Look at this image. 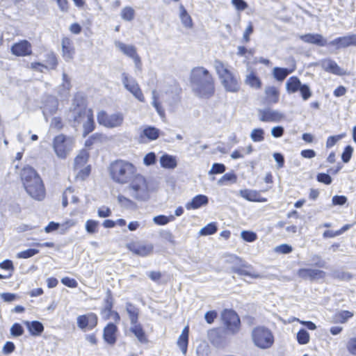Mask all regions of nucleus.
Returning <instances> with one entry per match:
<instances>
[{
	"label": "nucleus",
	"instance_id": "13",
	"mask_svg": "<svg viewBox=\"0 0 356 356\" xmlns=\"http://www.w3.org/2000/svg\"><path fill=\"white\" fill-rule=\"evenodd\" d=\"M117 324L109 322L103 328L102 338L109 346H114L118 341L119 330Z\"/></svg>",
	"mask_w": 356,
	"mask_h": 356
},
{
	"label": "nucleus",
	"instance_id": "34",
	"mask_svg": "<svg viewBox=\"0 0 356 356\" xmlns=\"http://www.w3.org/2000/svg\"><path fill=\"white\" fill-rule=\"evenodd\" d=\"M301 81L296 76H291L286 81V88L289 93H295L301 87Z\"/></svg>",
	"mask_w": 356,
	"mask_h": 356
},
{
	"label": "nucleus",
	"instance_id": "46",
	"mask_svg": "<svg viewBox=\"0 0 356 356\" xmlns=\"http://www.w3.org/2000/svg\"><path fill=\"white\" fill-rule=\"evenodd\" d=\"M99 222L95 220H88L86 222V230L89 234L98 232Z\"/></svg>",
	"mask_w": 356,
	"mask_h": 356
},
{
	"label": "nucleus",
	"instance_id": "30",
	"mask_svg": "<svg viewBox=\"0 0 356 356\" xmlns=\"http://www.w3.org/2000/svg\"><path fill=\"white\" fill-rule=\"evenodd\" d=\"M131 325L130 331L136 337L140 342L147 343L148 339L143 326L138 322L131 323Z\"/></svg>",
	"mask_w": 356,
	"mask_h": 356
},
{
	"label": "nucleus",
	"instance_id": "55",
	"mask_svg": "<svg viewBox=\"0 0 356 356\" xmlns=\"http://www.w3.org/2000/svg\"><path fill=\"white\" fill-rule=\"evenodd\" d=\"M275 252L280 254H289L293 251L292 247L286 243L281 244L275 248Z\"/></svg>",
	"mask_w": 356,
	"mask_h": 356
},
{
	"label": "nucleus",
	"instance_id": "48",
	"mask_svg": "<svg viewBox=\"0 0 356 356\" xmlns=\"http://www.w3.org/2000/svg\"><path fill=\"white\" fill-rule=\"evenodd\" d=\"M217 232V227L214 222H211L204 227L200 232L201 235H211Z\"/></svg>",
	"mask_w": 356,
	"mask_h": 356
},
{
	"label": "nucleus",
	"instance_id": "7",
	"mask_svg": "<svg viewBox=\"0 0 356 356\" xmlns=\"http://www.w3.org/2000/svg\"><path fill=\"white\" fill-rule=\"evenodd\" d=\"M252 340L254 346L260 349H268L275 343L273 332L263 325L257 326L252 330Z\"/></svg>",
	"mask_w": 356,
	"mask_h": 356
},
{
	"label": "nucleus",
	"instance_id": "52",
	"mask_svg": "<svg viewBox=\"0 0 356 356\" xmlns=\"http://www.w3.org/2000/svg\"><path fill=\"white\" fill-rule=\"evenodd\" d=\"M65 127L63 119L60 117H54L51 122V127L56 131L62 130Z\"/></svg>",
	"mask_w": 356,
	"mask_h": 356
},
{
	"label": "nucleus",
	"instance_id": "63",
	"mask_svg": "<svg viewBox=\"0 0 356 356\" xmlns=\"http://www.w3.org/2000/svg\"><path fill=\"white\" fill-rule=\"evenodd\" d=\"M0 268L3 270H10L13 273L15 270L13 263L10 259H6L0 263Z\"/></svg>",
	"mask_w": 356,
	"mask_h": 356
},
{
	"label": "nucleus",
	"instance_id": "9",
	"mask_svg": "<svg viewBox=\"0 0 356 356\" xmlns=\"http://www.w3.org/2000/svg\"><path fill=\"white\" fill-rule=\"evenodd\" d=\"M222 323L231 334H237L241 330V320L238 314L232 309H224L220 314Z\"/></svg>",
	"mask_w": 356,
	"mask_h": 356
},
{
	"label": "nucleus",
	"instance_id": "38",
	"mask_svg": "<svg viewBox=\"0 0 356 356\" xmlns=\"http://www.w3.org/2000/svg\"><path fill=\"white\" fill-rule=\"evenodd\" d=\"M252 151V146L251 145H249L246 148L240 147L237 149H235L234 152H232L231 157L233 159L243 158L245 155L251 154Z\"/></svg>",
	"mask_w": 356,
	"mask_h": 356
},
{
	"label": "nucleus",
	"instance_id": "12",
	"mask_svg": "<svg viewBox=\"0 0 356 356\" xmlns=\"http://www.w3.org/2000/svg\"><path fill=\"white\" fill-rule=\"evenodd\" d=\"M122 83L124 88L130 92L139 102H144L145 101V97L140 88L138 83L136 80L130 79L126 73H123Z\"/></svg>",
	"mask_w": 356,
	"mask_h": 356
},
{
	"label": "nucleus",
	"instance_id": "11",
	"mask_svg": "<svg viewBox=\"0 0 356 356\" xmlns=\"http://www.w3.org/2000/svg\"><path fill=\"white\" fill-rule=\"evenodd\" d=\"M99 322V317L94 312H89L85 314L79 315L76 318L77 326L81 330H92L95 329Z\"/></svg>",
	"mask_w": 356,
	"mask_h": 356
},
{
	"label": "nucleus",
	"instance_id": "60",
	"mask_svg": "<svg viewBox=\"0 0 356 356\" xmlns=\"http://www.w3.org/2000/svg\"><path fill=\"white\" fill-rule=\"evenodd\" d=\"M298 90L304 100H307L312 96L310 88L306 84H302Z\"/></svg>",
	"mask_w": 356,
	"mask_h": 356
},
{
	"label": "nucleus",
	"instance_id": "43",
	"mask_svg": "<svg viewBox=\"0 0 356 356\" xmlns=\"http://www.w3.org/2000/svg\"><path fill=\"white\" fill-rule=\"evenodd\" d=\"M330 44L334 46L337 49L348 47L347 35L335 38L330 42Z\"/></svg>",
	"mask_w": 356,
	"mask_h": 356
},
{
	"label": "nucleus",
	"instance_id": "33",
	"mask_svg": "<svg viewBox=\"0 0 356 356\" xmlns=\"http://www.w3.org/2000/svg\"><path fill=\"white\" fill-rule=\"evenodd\" d=\"M24 323L30 334L33 336H39L44 331V326L42 323L38 321H33L31 322L26 321Z\"/></svg>",
	"mask_w": 356,
	"mask_h": 356
},
{
	"label": "nucleus",
	"instance_id": "57",
	"mask_svg": "<svg viewBox=\"0 0 356 356\" xmlns=\"http://www.w3.org/2000/svg\"><path fill=\"white\" fill-rule=\"evenodd\" d=\"M316 179L318 182L326 185L330 184L332 181L331 177L329 175L323 172L318 173L316 176Z\"/></svg>",
	"mask_w": 356,
	"mask_h": 356
},
{
	"label": "nucleus",
	"instance_id": "56",
	"mask_svg": "<svg viewBox=\"0 0 356 356\" xmlns=\"http://www.w3.org/2000/svg\"><path fill=\"white\" fill-rule=\"evenodd\" d=\"M61 283L69 288H76L78 282L74 278L69 277H64L61 279Z\"/></svg>",
	"mask_w": 356,
	"mask_h": 356
},
{
	"label": "nucleus",
	"instance_id": "49",
	"mask_svg": "<svg viewBox=\"0 0 356 356\" xmlns=\"http://www.w3.org/2000/svg\"><path fill=\"white\" fill-rule=\"evenodd\" d=\"M250 266L245 264H242L238 267H233L232 272L236 273L239 275H246L250 276V273L249 271Z\"/></svg>",
	"mask_w": 356,
	"mask_h": 356
},
{
	"label": "nucleus",
	"instance_id": "47",
	"mask_svg": "<svg viewBox=\"0 0 356 356\" xmlns=\"http://www.w3.org/2000/svg\"><path fill=\"white\" fill-rule=\"evenodd\" d=\"M250 137L254 142H261L264 139V131L262 129H254L252 131Z\"/></svg>",
	"mask_w": 356,
	"mask_h": 356
},
{
	"label": "nucleus",
	"instance_id": "53",
	"mask_svg": "<svg viewBox=\"0 0 356 356\" xmlns=\"http://www.w3.org/2000/svg\"><path fill=\"white\" fill-rule=\"evenodd\" d=\"M226 170V167L222 163H215L213 164L210 171V175H216L224 173Z\"/></svg>",
	"mask_w": 356,
	"mask_h": 356
},
{
	"label": "nucleus",
	"instance_id": "1",
	"mask_svg": "<svg viewBox=\"0 0 356 356\" xmlns=\"http://www.w3.org/2000/svg\"><path fill=\"white\" fill-rule=\"evenodd\" d=\"M111 180L117 184H128L134 200H143L148 197L149 186L146 178L138 172L131 162L118 159L111 161L107 168Z\"/></svg>",
	"mask_w": 356,
	"mask_h": 356
},
{
	"label": "nucleus",
	"instance_id": "19",
	"mask_svg": "<svg viewBox=\"0 0 356 356\" xmlns=\"http://www.w3.org/2000/svg\"><path fill=\"white\" fill-rule=\"evenodd\" d=\"M239 195L249 202H266L268 201L266 197L262 196L261 191L258 190L241 189L239 191Z\"/></svg>",
	"mask_w": 356,
	"mask_h": 356
},
{
	"label": "nucleus",
	"instance_id": "64",
	"mask_svg": "<svg viewBox=\"0 0 356 356\" xmlns=\"http://www.w3.org/2000/svg\"><path fill=\"white\" fill-rule=\"evenodd\" d=\"M347 349L350 353L356 355V338H351L347 343Z\"/></svg>",
	"mask_w": 356,
	"mask_h": 356
},
{
	"label": "nucleus",
	"instance_id": "22",
	"mask_svg": "<svg viewBox=\"0 0 356 356\" xmlns=\"http://www.w3.org/2000/svg\"><path fill=\"white\" fill-rule=\"evenodd\" d=\"M264 104L272 105L278 103L280 100V90L274 86H269L265 88Z\"/></svg>",
	"mask_w": 356,
	"mask_h": 356
},
{
	"label": "nucleus",
	"instance_id": "28",
	"mask_svg": "<svg viewBox=\"0 0 356 356\" xmlns=\"http://www.w3.org/2000/svg\"><path fill=\"white\" fill-rule=\"evenodd\" d=\"M189 341V326L186 325L179 335L177 344L184 355H186Z\"/></svg>",
	"mask_w": 356,
	"mask_h": 356
},
{
	"label": "nucleus",
	"instance_id": "21",
	"mask_svg": "<svg viewBox=\"0 0 356 356\" xmlns=\"http://www.w3.org/2000/svg\"><path fill=\"white\" fill-rule=\"evenodd\" d=\"M298 275L302 279L316 280L323 279L325 277V273L318 269L300 268L298 270Z\"/></svg>",
	"mask_w": 356,
	"mask_h": 356
},
{
	"label": "nucleus",
	"instance_id": "51",
	"mask_svg": "<svg viewBox=\"0 0 356 356\" xmlns=\"http://www.w3.org/2000/svg\"><path fill=\"white\" fill-rule=\"evenodd\" d=\"M241 238L246 242H253L257 239V235L252 231H243L241 234Z\"/></svg>",
	"mask_w": 356,
	"mask_h": 356
},
{
	"label": "nucleus",
	"instance_id": "8",
	"mask_svg": "<svg viewBox=\"0 0 356 356\" xmlns=\"http://www.w3.org/2000/svg\"><path fill=\"white\" fill-rule=\"evenodd\" d=\"M97 120L99 124L108 129L121 127L124 123V114L121 112H115L112 114L102 110L97 113Z\"/></svg>",
	"mask_w": 356,
	"mask_h": 356
},
{
	"label": "nucleus",
	"instance_id": "40",
	"mask_svg": "<svg viewBox=\"0 0 356 356\" xmlns=\"http://www.w3.org/2000/svg\"><path fill=\"white\" fill-rule=\"evenodd\" d=\"M352 227L350 224H346L343 225L341 229L337 231L325 230L323 236L324 238H334L335 236L342 234L343 232L349 229Z\"/></svg>",
	"mask_w": 356,
	"mask_h": 356
},
{
	"label": "nucleus",
	"instance_id": "17",
	"mask_svg": "<svg viewBox=\"0 0 356 356\" xmlns=\"http://www.w3.org/2000/svg\"><path fill=\"white\" fill-rule=\"evenodd\" d=\"M283 118V114L275 110L264 108L259 111V119L263 122H278Z\"/></svg>",
	"mask_w": 356,
	"mask_h": 356
},
{
	"label": "nucleus",
	"instance_id": "59",
	"mask_svg": "<svg viewBox=\"0 0 356 356\" xmlns=\"http://www.w3.org/2000/svg\"><path fill=\"white\" fill-rule=\"evenodd\" d=\"M343 136H344L343 134L329 136L326 141V147L330 148V147H333Z\"/></svg>",
	"mask_w": 356,
	"mask_h": 356
},
{
	"label": "nucleus",
	"instance_id": "31",
	"mask_svg": "<svg viewBox=\"0 0 356 356\" xmlns=\"http://www.w3.org/2000/svg\"><path fill=\"white\" fill-rule=\"evenodd\" d=\"M160 164L165 169H174L177 165L176 156L165 154L160 157Z\"/></svg>",
	"mask_w": 356,
	"mask_h": 356
},
{
	"label": "nucleus",
	"instance_id": "25",
	"mask_svg": "<svg viewBox=\"0 0 356 356\" xmlns=\"http://www.w3.org/2000/svg\"><path fill=\"white\" fill-rule=\"evenodd\" d=\"M300 38L305 42L316 44L319 47L327 45V40L321 34L307 33L300 35Z\"/></svg>",
	"mask_w": 356,
	"mask_h": 356
},
{
	"label": "nucleus",
	"instance_id": "24",
	"mask_svg": "<svg viewBox=\"0 0 356 356\" xmlns=\"http://www.w3.org/2000/svg\"><path fill=\"white\" fill-rule=\"evenodd\" d=\"M322 67L325 72L335 75L343 76L346 74V72L334 60L331 59L323 60L322 61Z\"/></svg>",
	"mask_w": 356,
	"mask_h": 356
},
{
	"label": "nucleus",
	"instance_id": "6",
	"mask_svg": "<svg viewBox=\"0 0 356 356\" xmlns=\"http://www.w3.org/2000/svg\"><path fill=\"white\" fill-rule=\"evenodd\" d=\"M74 144L73 136L60 133L53 138L51 146L58 158L65 159L73 149Z\"/></svg>",
	"mask_w": 356,
	"mask_h": 356
},
{
	"label": "nucleus",
	"instance_id": "29",
	"mask_svg": "<svg viewBox=\"0 0 356 356\" xmlns=\"http://www.w3.org/2000/svg\"><path fill=\"white\" fill-rule=\"evenodd\" d=\"M160 136V131L154 127H145L140 135L141 140L144 141L147 138L149 141L156 140Z\"/></svg>",
	"mask_w": 356,
	"mask_h": 356
},
{
	"label": "nucleus",
	"instance_id": "15",
	"mask_svg": "<svg viewBox=\"0 0 356 356\" xmlns=\"http://www.w3.org/2000/svg\"><path fill=\"white\" fill-rule=\"evenodd\" d=\"M126 247L133 254L142 257L150 255L154 252V245L152 243L138 244L131 241L127 243Z\"/></svg>",
	"mask_w": 356,
	"mask_h": 356
},
{
	"label": "nucleus",
	"instance_id": "39",
	"mask_svg": "<svg viewBox=\"0 0 356 356\" xmlns=\"http://www.w3.org/2000/svg\"><path fill=\"white\" fill-rule=\"evenodd\" d=\"M88 158L89 154L86 151H81L74 159V167L79 168L83 166L88 162Z\"/></svg>",
	"mask_w": 356,
	"mask_h": 356
},
{
	"label": "nucleus",
	"instance_id": "2",
	"mask_svg": "<svg viewBox=\"0 0 356 356\" xmlns=\"http://www.w3.org/2000/svg\"><path fill=\"white\" fill-rule=\"evenodd\" d=\"M190 82L193 92L201 98L209 99L216 92L215 79L213 75L203 67H195L191 70Z\"/></svg>",
	"mask_w": 356,
	"mask_h": 356
},
{
	"label": "nucleus",
	"instance_id": "32",
	"mask_svg": "<svg viewBox=\"0 0 356 356\" xmlns=\"http://www.w3.org/2000/svg\"><path fill=\"white\" fill-rule=\"evenodd\" d=\"M295 68L287 69L284 67H275L273 69L272 74L277 81H283L289 74L294 71Z\"/></svg>",
	"mask_w": 356,
	"mask_h": 356
},
{
	"label": "nucleus",
	"instance_id": "44",
	"mask_svg": "<svg viewBox=\"0 0 356 356\" xmlns=\"http://www.w3.org/2000/svg\"><path fill=\"white\" fill-rule=\"evenodd\" d=\"M174 220L175 217L173 216H166L164 215L155 216L153 219L154 223L158 225H165Z\"/></svg>",
	"mask_w": 356,
	"mask_h": 356
},
{
	"label": "nucleus",
	"instance_id": "45",
	"mask_svg": "<svg viewBox=\"0 0 356 356\" xmlns=\"http://www.w3.org/2000/svg\"><path fill=\"white\" fill-rule=\"evenodd\" d=\"M152 104H153L154 107L156 108L159 115L161 118H164L165 117V109L163 107L161 102L159 101V98L158 96L154 95Z\"/></svg>",
	"mask_w": 356,
	"mask_h": 356
},
{
	"label": "nucleus",
	"instance_id": "3",
	"mask_svg": "<svg viewBox=\"0 0 356 356\" xmlns=\"http://www.w3.org/2000/svg\"><path fill=\"white\" fill-rule=\"evenodd\" d=\"M72 111L74 122L79 123L85 117L87 118V121L83 125V136H86L95 129L93 111L92 108H88L87 100L83 95L79 93L75 94L73 99Z\"/></svg>",
	"mask_w": 356,
	"mask_h": 356
},
{
	"label": "nucleus",
	"instance_id": "35",
	"mask_svg": "<svg viewBox=\"0 0 356 356\" xmlns=\"http://www.w3.org/2000/svg\"><path fill=\"white\" fill-rule=\"evenodd\" d=\"M126 311L129 315L131 323H136L138 322L140 311L136 305L131 302H127Z\"/></svg>",
	"mask_w": 356,
	"mask_h": 356
},
{
	"label": "nucleus",
	"instance_id": "50",
	"mask_svg": "<svg viewBox=\"0 0 356 356\" xmlns=\"http://www.w3.org/2000/svg\"><path fill=\"white\" fill-rule=\"evenodd\" d=\"M39 252V250L37 249H27L19 252L17 257L19 259H28L30 258Z\"/></svg>",
	"mask_w": 356,
	"mask_h": 356
},
{
	"label": "nucleus",
	"instance_id": "4",
	"mask_svg": "<svg viewBox=\"0 0 356 356\" xmlns=\"http://www.w3.org/2000/svg\"><path fill=\"white\" fill-rule=\"evenodd\" d=\"M20 177L26 191L32 197L38 200L44 197L45 188L42 179L32 167L23 168Z\"/></svg>",
	"mask_w": 356,
	"mask_h": 356
},
{
	"label": "nucleus",
	"instance_id": "61",
	"mask_svg": "<svg viewBox=\"0 0 356 356\" xmlns=\"http://www.w3.org/2000/svg\"><path fill=\"white\" fill-rule=\"evenodd\" d=\"M218 317V313L216 310H211L206 312L204 315L205 321L208 324H212Z\"/></svg>",
	"mask_w": 356,
	"mask_h": 356
},
{
	"label": "nucleus",
	"instance_id": "16",
	"mask_svg": "<svg viewBox=\"0 0 356 356\" xmlns=\"http://www.w3.org/2000/svg\"><path fill=\"white\" fill-rule=\"evenodd\" d=\"M62 57L65 61L74 59L76 54V49L73 40L69 36H64L61 40Z\"/></svg>",
	"mask_w": 356,
	"mask_h": 356
},
{
	"label": "nucleus",
	"instance_id": "54",
	"mask_svg": "<svg viewBox=\"0 0 356 356\" xmlns=\"http://www.w3.org/2000/svg\"><path fill=\"white\" fill-rule=\"evenodd\" d=\"M24 328L21 324L18 323H14L10 328V333L14 337H19L24 334Z\"/></svg>",
	"mask_w": 356,
	"mask_h": 356
},
{
	"label": "nucleus",
	"instance_id": "36",
	"mask_svg": "<svg viewBox=\"0 0 356 356\" xmlns=\"http://www.w3.org/2000/svg\"><path fill=\"white\" fill-rule=\"evenodd\" d=\"M179 17L183 25L187 29H192L193 26V19L183 5L179 6Z\"/></svg>",
	"mask_w": 356,
	"mask_h": 356
},
{
	"label": "nucleus",
	"instance_id": "41",
	"mask_svg": "<svg viewBox=\"0 0 356 356\" xmlns=\"http://www.w3.org/2000/svg\"><path fill=\"white\" fill-rule=\"evenodd\" d=\"M296 340L300 345H305L309 342L310 335L305 329H300L296 334Z\"/></svg>",
	"mask_w": 356,
	"mask_h": 356
},
{
	"label": "nucleus",
	"instance_id": "42",
	"mask_svg": "<svg viewBox=\"0 0 356 356\" xmlns=\"http://www.w3.org/2000/svg\"><path fill=\"white\" fill-rule=\"evenodd\" d=\"M135 10L131 6H125L121 11V17L125 21H132L135 17Z\"/></svg>",
	"mask_w": 356,
	"mask_h": 356
},
{
	"label": "nucleus",
	"instance_id": "23",
	"mask_svg": "<svg viewBox=\"0 0 356 356\" xmlns=\"http://www.w3.org/2000/svg\"><path fill=\"white\" fill-rule=\"evenodd\" d=\"M108 140L107 136L103 133H95L89 136L85 141V147L88 149H92L95 146L102 145Z\"/></svg>",
	"mask_w": 356,
	"mask_h": 356
},
{
	"label": "nucleus",
	"instance_id": "18",
	"mask_svg": "<svg viewBox=\"0 0 356 356\" xmlns=\"http://www.w3.org/2000/svg\"><path fill=\"white\" fill-rule=\"evenodd\" d=\"M119 49L126 56L133 59L136 66L140 68L142 62L140 57L137 53L136 48L133 45H128L123 42H118L116 44Z\"/></svg>",
	"mask_w": 356,
	"mask_h": 356
},
{
	"label": "nucleus",
	"instance_id": "26",
	"mask_svg": "<svg viewBox=\"0 0 356 356\" xmlns=\"http://www.w3.org/2000/svg\"><path fill=\"white\" fill-rule=\"evenodd\" d=\"M209 199L205 195H197L195 196L191 202L186 204V208L187 210L197 209L202 206H205L208 204Z\"/></svg>",
	"mask_w": 356,
	"mask_h": 356
},
{
	"label": "nucleus",
	"instance_id": "14",
	"mask_svg": "<svg viewBox=\"0 0 356 356\" xmlns=\"http://www.w3.org/2000/svg\"><path fill=\"white\" fill-rule=\"evenodd\" d=\"M10 51L17 57L29 56L33 53L32 44L27 40H21L11 46Z\"/></svg>",
	"mask_w": 356,
	"mask_h": 356
},
{
	"label": "nucleus",
	"instance_id": "58",
	"mask_svg": "<svg viewBox=\"0 0 356 356\" xmlns=\"http://www.w3.org/2000/svg\"><path fill=\"white\" fill-rule=\"evenodd\" d=\"M353 152V148L351 146L348 145L345 147L341 155V159L344 163H347L350 161Z\"/></svg>",
	"mask_w": 356,
	"mask_h": 356
},
{
	"label": "nucleus",
	"instance_id": "27",
	"mask_svg": "<svg viewBox=\"0 0 356 356\" xmlns=\"http://www.w3.org/2000/svg\"><path fill=\"white\" fill-rule=\"evenodd\" d=\"M44 65L47 70H55L58 65V60L56 54L54 51H48L44 56Z\"/></svg>",
	"mask_w": 356,
	"mask_h": 356
},
{
	"label": "nucleus",
	"instance_id": "37",
	"mask_svg": "<svg viewBox=\"0 0 356 356\" xmlns=\"http://www.w3.org/2000/svg\"><path fill=\"white\" fill-rule=\"evenodd\" d=\"M353 313L348 310H342L337 312L334 316V323H345L348 319L353 316Z\"/></svg>",
	"mask_w": 356,
	"mask_h": 356
},
{
	"label": "nucleus",
	"instance_id": "20",
	"mask_svg": "<svg viewBox=\"0 0 356 356\" xmlns=\"http://www.w3.org/2000/svg\"><path fill=\"white\" fill-rule=\"evenodd\" d=\"M245 83L251 88L260 90L262 88L263 82L254 69H249L245 78Z\"/></svg>",
	"mask_w": 356,
	"mask_h": 356
},
{
	"label": "nucleus",
	"instance_id": "10",
	"mask_svg": "<svg viewBox=\"0 0 356 356\" xmlns=\"http://www.w3.org/2000/svg\"><path fill=\"white\" fill-rule=\"evenodd\" d=\"M114 298L112 291L110 289L106 291V295L104 299V307L101 309V314L105 321L113 318L115 323L120 321V316L119 313L113 309Z\"/></svg>",
	"mask_w": 356,
	"mask_h": 356
},
{
	"label": "nucleus",
	"instance_id": "5",
	"mask_svg": "<svg viewBox=\"0 0 356 356\" xmlns=\"http://www.w3.org/2000/svg\"><path fill=\"white\" fill-rule=\"evenodd\" d=\"M214 67L222 85L227 92H238L241 90L239 77L229 70L222 61L216 60Z\"/></svg>",
	"mask_w": 356,
	"mask_h": 356
},
{
	"label": "nucleus",
	"instance_id": "62",
	"mask_svg": "<svg viewBox=\"0 0 356 356\" xmlns=\"http://www.w3.org/2000/svg\"><path fill=\"white\" fill-rule=\"evenodd\" d=\"M156 161V155L154 152L147 154L143 159L144 164L146 165H154Z\"/></svg>",
	"mask_w": 356,
	"mask_h": 356
}]
</instances>
